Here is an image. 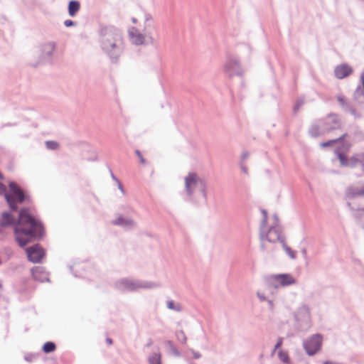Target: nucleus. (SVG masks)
I'll return each instance as SVG.
<instances>
[{
	"instance_id": "obj_5",
	"label": "nucleus",
	"mask_w": 364,
	"mask_h": 364,
	"mask_svg": "<svg viewBox=\"0 0 364 364\" xmlns=\"http://www.w3.org/2000/svg\"><path fill=\"white\" fill-rule=\"evenodd\" d=\"M9 193H7L6 186L0 183V194L4 193L5 199L11 210H17L18 204L29 200L30 197L14 181L9 183Z\"/></svg>"
},
{
	"instance_id": "obj_60",
	"label": "nucleus",
	"mask_w": 364,
	"mask_h": 364,
	"mask_svg": "<svg viewBox=\"0 0 364 364\" xmlns=\"http://www.w3.org/2000/svg\"><path fill=\"white\" fill-rule=\"evenodd\" d=\"M363 210H364V208H363Z\"/></svg>"
},
{
	"instance_id": "obj_34",
	"label": "nucleus",
	"mask_w": 364,
	"mask_h": 364,
	"mask_svg": "<svg viewBox=\"0 0 364 364\" xmlns=\"http://www.w3.org/2000/svg\"><path fill=\"white\" fill-rule=\"evenodd\" d=\"M282 343H283V338H279L277 339V343L275 344V346L274 347V349L272 351V355H274L277 352V350L281 348V346H282Z\"/></svg>"
},
{
	"instance_id": "obj_29",
	"label": "nucleus",
	"mask_w": 364,
	"mask_h": 364,
	"mask_svg": "<svg viewBox=\"0 0 364 364\" xmlns=\"http://www.w3.org/2000/svg\"><path fill=\"white\" fill-rule=\"evenodd\" d=\"M336 153H337L338 158L341 162V166H351L352 162L350 161V160L348 161V159L346 157V156L343 154H342L339 151H337Z\"/></svg>"
},
{
	"instance_id": "obj_20",
	"label": "nucleus",
	"mask_w": 364,
	"mask_h": 364,
	"mask_svg": "<svg viewBox=\"0 0 364 364\" xmlns=\"http://www.w3.org/2000/svg\"><path fill=\"white\" fill-rule=\"evenodd\" d=\"M353 100L358 104H364V85H359L353 94Z\"/></svg>"
},
{
	"instance_id": "obj_10",
	"label": "nucleus",
	"mask_w": 364,
	"mask_h": 364,
	"mask_svg": "<svg viewBox=\"0 0 364 364\" xmlns=\"http://www.w3.org/2000/svg\"><path fill=\"white\" fill-rule=\"evenodd\" d=\"M322 343L323 336L316 333L304 340L302 346L309 356H314L321 351Z\"/></svg>"
},
{
	"instance_id": "obj_27",
	"label": "nucleus",
	"mask_w": 364,
	"mask_h": 364,
	"mask_svg": "<svg viewBox=\"0 0 364 364\" xmlns=\"http://www.w3.org/2000/svg\"><path fill=\"white\" fill-rule=\"evenodd\" d=\"M176 338L178 342L185 345L187 342V337L183 330L176 331L175 333Z\"/></svg>"
},
{
	"instance_id": "obj_51",
	"label": "nucleus",
	"mask_w": 364,
	"mask_h": 364,
	"mask_svg": "<svg viewBox=\"0 0 364 364\" xmlns=\"http://www.w3.org/2000/svg\"><path fill=\"white\" fill-rule=\"evenodd\" d=\"M106 341H107V343L108 344H112V340L111 338H107L106 339Z\"/></svg>"
},
{
	"instance_id": "obj_59",
	"label": "nucleus",
	"mask_w": 364,
	"mask_h": 364,
	"mask_svg": "<svg viewBox=\"0 0 364 364\" xmlns=\"http://www.w3.org/2000/svg\"><path fill=\"white\" fill-rule=\"evenodd\" d=\"M2 178V174H1V173H0V178Z\"/></svg>"
},
{
	"instance_id": "obj_45",
	"label": "nucleus",
	"mask_w": 364,
	"mask_h": 364,
	"mask_svg": "<svg viewBox=\"0 0 364 364\" xmlns=\"http://www.w3.org/2000/svg\"><path fill=\"white\" fill-rule=\"evenodd\" d=\"M13 126H16V123L8 122V123H5V124H2L0 126V129H3V128L7 127H13Z\"/></svg>"
},
{
	"instance_id": "obj_11",
	"label": "nucleus",
	"mask_w": 364,
	"mask_h": 364,
	"mask_svg": "<svg viewBox=\"0 0 364 364\" xmlns=\"http://www.w3.org/2000/svg\"><path fill=\"white\" fill-rule=\"evenodd\" d=\"M144 33H141L138 29L132 27L129 29L128 35L131 43L136 46L152 44L154 39L151 36L149 31H144Z\"/></svg>"
},
{
	"instance_id": "obj_33",
	"label": "nucleus",
	"mask_w": 364,
	"mask_h": 364,
	"mask_svg": "<svg viewBox=\"0 0 364 364\" xmlns=\"http://www.w3.org/2000/svg\"><path fill=\"white\" fill-rule=\"evenodd\" d=\"M46 146L48 149L55 150L58 147V144L54 141H46Z\"/></svg>"
},
{
	"instance_id": "obj_2",
	"label": "nucleus",
	"mask_w": 364,
	"mask_h": 364,
	"mask_svg": "<svg viewBox=\"0 0 364 364\" xmlns=\"http://www.w3.org/2000/svg\"><path fill=\"white\" fill-rule=\"evenodd\" d=\"M98 43L103 53L112 63L117 62L124 50L125 43L122 31L113 26L100 28Z\"/></svg>"
},
{
	"instance_id": "obj_9",
	"label": "nucleus",
	"mask_w": 364,
	"mask_h": 364,
	"mask_svg": "<svg viewBox=\"0 0 364 364\" xmlns=\"http://www.w3.org/2000/svg\"><path fill=\"white\" fill-rule=\"evenodd\" d=\"M269 285L274 289L287 287L296 284V279L289 273L273 274L268 277Z\"/></svg>"
},
{
	"instance_id": "obj_25",
	"label": "nucleus",
	"mask_w": 364,
	"mask_h": 364,
	"mask_svg": "<svg viewBox=\"0 0 364 364\" xmlns=\"http://www.w3.org/2000/svg\"><path fill=\"white\" fill-rule=\"evenodd\" d=\"M149 364H161V353L159 351L154 352L149 357Z\"/></svg>"
},
{
	"instance_id": "obj_13",
	"label": "nucleus",
	"mask_w": 364,
	"mask_h": 364,
	"mask_svg": "<svg viewBox=\"0 0 364 364\" xmlns=\"http://www.w3.org/2000/svg\"><path fill=\"white\" fill-rule=\"evenodd\" d=\"M320 124L323 132H325V133L340 129L341 127V122L338 117L333 114H331L326 118L320 119Z\"/></svg>"
},
{
	"instance_id": "obj_37",
	"label": "nucleus",
	"mask_w": 364,
	"mask_h": 364,
	"mask_svg": "<svg viewBox=\"0 0 364 364\" xmlns=\"http://www.w3.org/2000/svg\"><path fill=\"white\" fill-rule=\"evenodd\" d=\"M257 296L259 299L260 301H267V298L265 296V294L264 292H262L260 291H258L257 292Z\"/></svg>"
},
{
	"instance_id": "obj_3",
	"label": "nucleus",
	"mask_w": 364,
	"mask_h": 364,
	"mask_svg": "<svg viewBox=\"0 0 364 364\" xmlns=\"http://www.w3.org/2000/svg\"><path fill=\"white\" fill-rule=\"evenodd\" d=\"M185 192L188 200L199 203L207 199V185L204 180L195 173H189L184 179Z\"/></svg>"
},
{
	"instance_id": "obj_31",
	"label": "nucleus",
	"mask_w": 364,
	"mask_h": 364,
	"mask_svg": "<svg viewBox=\"0 0 364 364\" xmlns=\"http://www.w3.org/2000/svg\"><path fill=\"white\" fill-rule=\"evenodd\" d=\"M55 349V345L53 342H46L43 346V350L45 353H51Z\"/></svg>"
},
{
	"instance_id": "obj_24",
	"label": "nucleus",
	"mask_w": 364,
	"mask_h": 364,
	"mask_svg": "<svg viewBox=\"0 0 364 364\" xmlns=\"http://www.w3.org/2000/svg\"><path fill=\"white\" fill-rule=\"evenodd\" d=\"M166 306L168 309L173 310L176 312L182 311V306L179 303L175 302L173 300H168L166 301Z\"/></svg>"
},
{
	"instance_id": "obj_28",
	"label": "nucleus",
	"mask_w": 364,
	"mask_h": 364,
	"mask_svg": "<svg viewBox=\"0 0 364 364\" xmlns=\"http://www.w3.org/2000/svg\"><path fill=\"white\" fill-rule=\"evenodd\" d=\"M282 245L284 250L288 255V256L294 259L296 258V252L292 250L286 243L284 240H282Z\"/></svg>"
},
{
	"instance_id": "obj_56",
	"label": "nucleus",
	"mask_w": 364,
	"mask_h": 364,
	"mask_svg": "<svg viewBox=\"0 0 364 364\" xmlns=\"http://www.w3.org/2000/svg\"><path fill=\"white\" fill-rule=\"evenodd\" d=\"M26 360L27 362H31L32 361L31 359H28L27 357H26Z\"/></svg>"
},
{
	"instance_id": "obj_1",
	"label": "nucleus",
	"mask_w": 364,
	"mask_h": 364,
	"mask_svg": "<svg viewBox=\"0 0 364 364\" xmlns=\"http://www.w3.org/2000/svg\"><path fill=\"white\" fill-rule=\"evenodd\" d=\"M0 225L2 228H14L16 241L21 247H25L33 239L40 238L43 235L41 223L29 213L27 208L20 210L18 220L9 213L4 212L1 214Z\"/></svg>"
},
{
	"instance_id": "obj_50",
	"label": "nucleus",
	"mask_w": 364,
	"mask_h": 364,
	"mask_svg": "<svg viewBox=\"0 0 364 364\" xmlns=\"http://www.w3.org/2000/svg\"><path fill=\"white\" fill-rule=\"evenodd\" d=\"M117 183H118L119 188L121 190V191H122V192H123V191H124V190H123V187H122V184H121L120 181H117Z\"/></svg>"
},
{
	"instance_id": "obj_39",
	"label": "nucleus",
	"mask_w": 364,
	"mask_h": 364,
	"mask_svg": "<svg viewBox=\"0 0 364 364\" xmlns=\"http://www.w3.org/2000/svg\"><path fill=\"white\" fill-rule=\"evenodd\" d=\"M349 113H350L355 119L360 118L361 117L360 114H359L353 107L350 109Z\"/></svg>"
},
{
	"instance_id": "obj_35",
	"label": "nucleus",
	"mask_w": 364,
	"mask_h": 364,
	"mask_svg": "<svg viewBox=\"0 0 364 364\" xmlns=\"http://www.w3.org/2000/svg\"><path fill=\"white\" fill-rule=\"evenodd\" d=\"M262 213L263 215V219L261 221L260 226L265 227L267 223V212L265 210H262Z\"/></svg>"
},
{
	"instance_id": "obj_57",
	"label": "nucleus",
	"mask_w": 364,
	"mask_h": 364,
	"mask_svg": "<svg viewBox=\"0 0 364 364\" xmlns=\"http://www.w3.org/2000/svg\"><path fill=\"white\" fill-rule=\"evenodd\" d=\"M323 364H331V363L329 362H328V361H326Z\"/></svg>"
},
{
	"instance_id": "obj_4",
	"label": "nucleus",
	"mask_w": 364,
	"mask_h": 364,
	"mask_svg": "<svg viewBox=\"0 0 364 364\" xmlns=\"http://www.w3.org/2000/svg\"><path fill=\"white\" fill-rule=\"evenodd\" d=\"M114 287L121 292H132L139 289H156L161 287V284L157 282L124 277L116 280Z\"/></svg>"
},
{
	"instance_id": "obj_58",
	"label": "nucleus",
	"mask_w": 364,
	"mask_h": 364,
	"mask_svg": "<svg viewBox=\"0 0 364 364\" xmlns=\"http://www.w3.org/2000/svg\"><path fill=\"white\" fill-rule=\"evenodd\" d=\"M132 21H133V23H136V20H135V18H133V19H132Z\"/></svg>"
},
{
	"instance_id": "obj_44",
	"label": "nucleus",
	"mask_w": 364,
	"mask_h": 364,
	"mask_svg": "<svg viewBox=\"0 0 364 364\" xmlns=\"http://www.w3.org/2000/svg\"><path fill=\"white\" fill-rule=\"evenodd\" d=\"M352 107H353L349 103H346V106L342 107L343 109L347 112H349Z\"/></svg>"
},
{
	"instance_id": "obj_41",
	"label": "nucleus",
	"mask_w": 364,
	"mask_h": 364,
	"mask_svg": "<svg viewBox=\"0 0 364 364\" xmlns=\"http://www.w3.org/2000/svg\"><path fill=\"white\" fill-rule=\"evenodd\" d=\"M337 100H338V101L339 102V103H340V105H341V107H343V106H346V103H348V102L346 101L345 98H344L343 97H342V96H338V97H337Z\"/></svg>"
},
{
	"instance_id": "obj_46",
	"label": "nucleus",
	"mask_w": 364,
	"mask_h": 364,
	"mask_svg": "<svg viewBox=\"0 0 364 364\" xmlns=\"http://www.w3.org/2000/svg\"><path fill=\"white\" fill-rule=\"evenodd\" d=\"M191 352L193 353L194 358L198 359L201 357V355L199 352L194 351L193 350H191Z\"/></svg>"
},
{
	"instance_id": "obj_53",
	"label": "nucleus",
	"mask_w": 364,
	"mask_h": 364,
	"mask_svg": "<svg viewBox=\"0 0 364 364\" xmlns=\"http://www.w3.org/2000/svg\"><path fill=\"white\" fill-rule=\"evenodd\" d=\"M301 252H302V254H303L304 255H306V249H303V250H301Z\"/></svg>"
},
{
	"instance_id": "obj_21",
	"label": "nucleus",
	"mask_w": 364,
	"mask_h": 364,
	"mask_svg": "<svg viewBox=\"0 0 364 364\" xmlns=\"http://www.w3.org/2000/svg\"><path fill=\"white\" fill-rule=\"evenodd\" d=\"M309 134L313 137H316L321 134H323L325 132H323L322 127L320 124V120L313 124L309 130Z\"/></svg>"
},
{
	"instance_id": "obj_42",
	"label": "nucleus",
	"mask_w": 364,
	"mask_h": 364,
	"mask_svg": "<svg viewBox=\"0 0 364 364\" xmlns=\"http://www.w3.org/2000/svg\"><path fill=\"white\" fill-rule=\"evenodd\" d=\"M240 169L241 171L245 173V174H247L248 173V170H247V166H245V163H240Z\"/></svg>"
},
{
	"instance_id": "obj_40",
	"label": "nucleus",
	"mask_w": 364,
	"mask_h": 364,
	"mask_svg": "<svg viewBox=\"0 0 364 364\" xmlns=\"http://www.w3.org/2000/svg\"><path fill=\"white\" fill-rule=\"evenodd\" d=\"M64 25L65 27H70V26L76 25V22H75L72 20L68 19L64 21Z\"/></svg>"
},
{
	"instance_id": "obj_52",
	"label": "nucleus",
	"mask_w": 364,
	"mask_h": 364,
	"mask_svg": "<svg viewBox=\"0 0 364 364\" xmlns=\"http://www.w3.org/2000/svg\"><path fill=\"white\" fill-rule=\"evenodd\" d=\"M111 176L112 179L114 180L115 181L117 182V181H119L112 173H111Z\"/></svg>"
},
{
	"instance_id": "obj_36",
	"label": "nucleus",
	"mask_w": 364,
	"mask_h": 364,
	"mask_svg": "<svg viewBox=\"0 0 364 364\" xmlns=\"http://www.w3.org/2000/svg\"><path fill=\"white\" fill-rule=\"evenodd\" d=\"M304 100L303 99H299L294 107V112H296L299 110V109L304 105Z\"/></svg>"
},
{
	"instance_id": "obj_48",
	"label": "nucleus",
	"mask_w": 364,
	"mask_h": 364,
	"mask_svg": "<svg viewBox=\"0 0 364 364\" xmlns=\"http://www.w3.org/2000/svg\"><path fill=\"white\" fill-rule=\"evenodd\" d=\"M4 228H2L1 225H0V240H1L4 235Z\"/></svg>"
},
{
	"instance_id": "obj_18",
	"label": "nucleus",
	"mask_w": 364,
	"mask_h": 364,
	"mask_svg": "<svg viewBox=\"0 0 364 364\" xmlns=\"http://www.w3.org/2000/svg\"><path fill=\"white\" fill-rule=\"evenodd\" d=\"M346 195L348 198H353L356 196L364 195V186L358 187L355 186H349L346 191Z\"/></svg>"
},
{
	"instance_id": "obj_6",
	"label": "nucleus",
	"mask_w": 364,
	"mask_h": 364,
	"mask_svg": "<svg viewBox=\"0 0 364 364\" xmlns=\"http://www.w3.org/2000/svg\"><path fill=\"white\" fill-rule=\"evenodd\" d=\"M294 328L301 332L307 331L312 326L311 309L306 304H301L294 312Z\"/></svg>"
},
{
	"instance_id": "obj_30",
	"label": "nucleus",
	"mask_w": 364,
	"mask_h": 364,
	"mask_svg": "<svg viewBox=\"0 0 364 364\" xmlns=\"http://www.w3.org/2000/svg\"><path fill=\"white\" fill-rule=\"evenodd\" d=\"M347 136L346 133L343 134L339 138L336 139L329 140L326 142H323L321 144L322 147H327L337 143L338 141L343 139Z\"/></svg>"
},
{
	"instance_id": "obj_49",
	"label": "nucleus",
	"mask_w": 364,
	"mask_h": 364,
	"mask_svg": "<svg viewBox=\"0 0 364 364\" xmlns=\"http://www.w3.org/2000/svg\"><path fill=\"white\" fill-rule=\"evenodd\" d=\"M360 81H361V85H364V69L360 75Z\"/></svg>"
},
{
	"instance_id": "obj_43",
	"label": "nucleus",
	"mask_w": 364,
	"mask_h": 364,
	"mask_svg": "<svg viewBox=\"0 0 364 364\" xmlns=\"http://www.w3.org/2000/svg\"><path fill=\"white\" fill-rule=\"evenodd\" d=\"M135 153L137 155V156L139 158L141 163L144 164L145 159L142 156L141 152L139 150H136Z\"/></svg>"
},
{
	"instance_id": "obj_23",
	"label": "nucleus",
	"mask_w": 364,
	"mask_h": 364,
	"mask_svg": "<svg viewBox=\"0 0 364 364\" xmlns=\"http://www.w3.org/2000/svg\"><path fill=\"white\" fill-rule=\"evenodd\" d=\"M351 166H360L364 169V154H358L350 159Z\"/></svg>"
},
{
	"instance_id": "obj_15",
	"label": "nucleus",
	"mask_w": 364,
	"mask_h": 364,
	"mask_svg": "<svg viewBox=\"0 0 364 364\" xmlns=\"http://www.w3.org/2000/svg\"><path fill=\"white\" fill-rule=\"evenodd\" d=\"M353 73V68L346 63L337 65L334 69V74L336 78L343 79Z\"/></svg>"
},
{
	"instance_id": "obj_32",
	"label": "nucleus",
	"mask_w": 364,
	"mask_h": 364,
	"mask_svg": "<svg viewBox=\"0 0 364 364\" xmlns=\"http://www.w3.org/2000/svg\"><path fill=\"white\" fill-rule=\"evenodd\" d=\"M277 355L281 362L284 363L289 362V355L287 352L280 350L278 351Z\"/></svg>"
},
{
	"instance_id": "obj_22",
	"label": "nucleus",
	"mask_w": 364,
	"mask_h": 364,
	"mask_svg": "<svg viewBox=\"0 0 364 364\" xmlns=\"http://www.w3.org/2000/svg\"><path fill=\"white\" fill-rule=\"evenodd\" d=\"M80 3L77 1H70L68 5V14L70 16H75L80 10Z\"/></svg>"
},
{
	"instance_id": "obj_38",
	"label": "nucleus",
	"mask_w": 364,
	"mask_h": 364,
	"mask_svg": "<svg viewBox=\"0 0 364 364\" xmlns=\"http://www.w3.org/2000/svg\"><path fill=\"white\" fill-rule=\"evenodd\" d=\"M250 154L248 151H244L240 156V163H244L248 159Z\"/></svg>"
},
{
	"instance_id": "obj_55",
	"label": "nucleus",
	"mask_w": 364,
	"mask_h": 364,
	"mask_svg": "<svg viewBox=\"0 0 364 364\" xmlns=\"http://www.w3.org/2000/svg\"><path fill=\"white\" fill-rule=\"evenodd\" d=\"M274 218L275 220H277V221L278 220V217H277V215H274Z\"/></svg>"
},
{
	"instance_id": "obj_14",
	"label": "nucleus",
	"mask_w": 364,
	"mask_h": 364,
	"mask_svg": "<svg viewBox=\"0 0 364 364\" xmlns=\"http://www.w3.org/2000/svg\"><path fill=\"white\" fill-rule=\"evenodd\" d=\"M27 257L29 261L33 263L41 262L45 255V252L41 246L36 244L26 249Z\"/></svg>"
},
{
	"instance_id": "obj_19",
	"label": "nucleus",
	"mask_w": 364,
	"mask_h": 364,
	"mask_svg": "<svg viewBox=\"0 0 364 364\" xmlns=\"http://www.w3.org/2000/svg\"><path fill=\"white\" fill-rule=\"evenodd\" d=\"M164 348L168 355L174 357H181V354L176 348L173 341L167 340L164 341Z\"/></svg>"
},
{
	"instance_id": "obj_47",
	"label": "nucleus",
	"mask_w": 364,
	"mask_h": 364,
	"mask_svg": "<svg viewBox=\"0 0 364 364\" xmlns=\"http://www.w3.org/2000/svg\"><path fill=\"white\" fill-rule=\"evenodd\" d=\"M266 301L268 303L269 308L272 309L274 308V301L272 300H270V299H267V301Z\"/></svg>"
},
{
	"instance_id": "obj_7",
	"label": "nucleus",
	"mask_w": 364,
	"mask_h": 364,
	"mask_svg": "<svg viewBox=\"0 0 364 364\" xmlns=\"http://www.w3.org/2000/svg\"><path fill=\"white\" fill-rule=\"evenodd\" d=\"M259 240L261 242L260 249L262 252L267 250L266 242L274 243L279 241L282 243V240H284L281 230L277 225L271 227L268 230H267L266 226H260Z\"/></svg>"
},
{
	"instance_id": "obj_17",
	"label": "nucleus",
	"mask_w": 364,
	"mask_h": 364,
	"mask_svg": "<svg viewBox=\"0 0 364 364\" xmlns=\"http://www.w3.org/2000/svg\"><path fill=\"white\" fill-rule=\"evenodd\" d=\"M33 277L38 281L44 282L48 281V274L44 271L41 267H36L31 270Z\"/></svg>"
},
{
	"instance_id": "obj_54",
	"label": "nucleus",
	"mask_w": 364,
	"mask_h": 364,
	"mask_svg": "<svg viewBox=\"0 0 364 364\" xmlns=\"http://www.w3.org/2000/svg\"><path fill=\"white\" fill-rule=\"evenodd\" d=\"M152 344V341L150 339L149 342L148 343L147 346H149Z\"/></svg>"
},
{
	"instance_id": "obj_16",
	"label": "nucleus",
	"mask_w": 364,
	"mask_h": 364,
	"mask_svg": "<svg viewBox=\"0 0 364 364\" xmlns=\"http://www.w3.org/2000/svg\"><path fill=\"white\" fill-rule=\"evenodd\" d=\"M112 223L125 230H131L136 227V222L133 219L122 215H119Z\"/></svg>"
},
{
	"instance_id": "obj_8",
	"label": "nucleus",
	"mask_w": 364,
	"mask_h": 364,
	"mask_svg": "<svg viewBox=\"0 0 364 364\" xmlns=\"http://www.w3.org/2000/svg\"><path fill=\"white\" fill-rule=\"evenodd\" d=\"M55 49V43L54 42H47L41 45L33 52V55L36 58L33 65L36 66L41 63L50 62Z\"/></svg>"
},
{
	"instance_id": "obj_26",
	"label": "nucleus",
	"mask_w": 364,
	"mask_h": 364,
	"mask_svg": "<svg viewBox=\"0 0 364 364\" xmlns=\"http://www.w3.org/2000/svg\"><path fill=\"white\" fill-rule=\"evenodd\" d=\"M145 25H144V31L150 30L151 28H154V22L152 16L150 14H146L144 16Z\"/></svg>"
},
{
	"instance_id": "obj_12",
	"label": "nucleus",
	"mask_w": 364,
	"mask_h": 364,
	"mask_svg": "<svg viewBox=\"0 0 364 364\" xmlns=\"http://www.w3.org/2000/svg\"><path fill=\"white\" fill-rule=\"evenodd\" d=\"M223 70L225 73L230 77L233 76H242L244 73V70L239 60L233 55L227 56Z\"/></svg>"
}]
</instances>
